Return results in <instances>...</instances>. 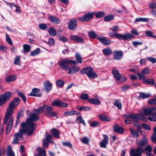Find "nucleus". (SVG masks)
I'll list each match as a JSON object with an SVG mask.
<instances>
[{
	"label": "nucleus",
	"instance_id": "obj_1",
	"mask_svg": "<svg viewBox=\"0 0 156 156\" xmlns=\"http://www.w3.org/2000/svg\"><path fill=\"white\" fill-rule=\"evenodd\" d=\"M42 108L34 109L30 118L27 119V123L23 122L21 124V128L19 130L20 132L22 134L27 133L28 135H31L33 133L36 127V124L33 122L36 121L39 119L38 114L42 111Z\"/></svg>",
	"mask_w": 156,
	"mask_h": 156
},
{
	"label": "nucleus",
	"instance_id": "obj_2",
	"mask_svg": "<svg viewBox=\"0 0 156 156\" xmlns=\"http://www.w3.org/2000/svg\"><path fill=\"white\" fill-rule=\"evenodd\" d=\"M148 116H152L148 118L150 121H156V108H145L144 109V112H140L138 114L126 115L125 116L128 119H133L135 122H137L140 119L143 121L146 122L147 121L146 118L143 115Z\"/></svg>",
	"mask_w": 156,
	"mask_h": 156
},
{
	"label": "nucleus",
	"instance_id": "obj_3",
	"mask_svg": "<svg viewBox=\"0 0 156 156\" xmlns=\"http://www.w3.org/2000/svg\"><path fill=\"white\" fill-rule=\"evenodd\" d=\"M108 35L110 37H115L117 38L122 40H129L134 38V36L130 33H125L123 34L116 33L110 32Z\"/></svg>",
	"mask_w": 156,
	"mask_h": 156
},
{
	"label": "nucleus",
	"instance_id": "obj_4",
	"mask_svg": "<svg viewBox=\"0 0 156 156\" xmlns=\"http://www.w3.org/2000/svg\"><path fill=\"white\" fill-rule=\"evenodd\" d=\"M77 62L75 61L69 59H63L59 61L58 62L59 66L62 69L68 71L69 69V65L72 64L75 65Z\"/></svg>",
	"mask_w": 156,
	"mask_h": 156
},
{
	"label": "nucleus",
	"instance_id": "obj_5",
	"mask_svg": "<svg viewBox=\"0 0 156 156\" xmlns=\"http://www.w3.org/2000/svg\"><path fill=\"white\" fill-rule=\"evenodd\" d=\"M94 69L91 67H87L82 69L80 71L81 74H87V76L91 79L97 77V74L94 72Z\"/></svg>",
	"mask_w": 156,
	"mask_h": 156
},
{
	"label": "nucleus",
	"instance_id": "obj_6",
	"mask_svg": "<svg viewBox=\"0 0 156 156\" xmlns=\"http://www.w3.org/2000/svg\"><path fill=\"white\" fill-rule=\"evenodd\" d=\"M12 93L10 92H7L0 96V106H2L10 98Z\"/></svg>",
	"mask_w": 156,
	"mask_h": 156
},
{
	"label": "nucleus",
	"instance_id": "obj_7",
	"mask_svg": "<svg viewBox=\"0 0 156 156\" xmlns=\"http://www.w3.org/2000/svg\"><path fill=\"white\" fill-rule=\"evenodd\" d=\"M144 153V151L140 148L132 149L130 151V154L131 156H142L141 154Z\"/></svg>",
	"mask_w": 156,
	"mask_h": 156
},
{
	"label": "nucleus",
	"instance_id": "obj_8",
	"mask_svg": "<svg viewBox=\"0 0 156 156\" xmlns=\"http://www.w3.org/2000/svg\"><path fill=\"white\" fill-rule=\"evenodd\" d=\"M93 12L88 13L79 18V20L82 22H87L92 19L93 17Z\"/></svg>",
	"mask_w": 156,
	"mask_h": 156
},
{
	"label": "nucleus",
	"instance_id": "obj_9",
	"mask_svg": "<svg viewBox=\"0 0 156 156\" xmlns=\"http://www.w3.org/2000/svg\"><path fill=\"white\" fill-rule=\"evenodd\" d=\"M51 104L54 106H60L62 107H66L68 106L67 103L62 102L58 99L54 100Z\"/></svg>",
	"mask_w": 156,
	"mask_h": 156
},
{
	"label": "nucleus",
	"instance_id": "obj_10",
	"mask_svg": "<svg viewBox=\"0 0 156 156\" xmlns=\"http://www.w3.org/2000/svg\"><path fill=\"white\" fill-rule=\"evenodd\" d=\"M13 108H8L7 110L4 119L3 123L5 124L7 123L8 119L11 117L13 111Z\"/></svg>",
	"mask_w": 156,
	"mask_h": 156
},
{
	"label": "nucleus",
	"instance_id": "obj_11",
	"mask_svg": "<svg viewBox=\"0 0 156 156\" xmlns=\"http://www.w3.org/2000/svg\"><path fill=\"white\" fill-rule=\"evenodd\" d=\"M97 39L105 45H108L111 42V41L109 39H106V37H101L98 36Z\"/></svg>",
	"mask_w": 156,
	"mask_h": 156
},
{
	"label": "nucleus",
	"instance_id": "obj_12",
	"mask_svg": "<svg viewBox=\"0 0 156 156\" xmlns=\"http://www.w3.org/2000/svg\"><path fill=\"white\" fill-rule=\"evenodd\" d=\"M70 38L71 40L79 43H84V41L83 39L76 35H71L70 36Z\"/></svg>",
	"mask_w": 156,
	"mask_h": 156
},
{
	"label": "nucleus",
	"instance_id": "obj_13",
	"mask_svg": "<svg viewBox=\"0 0 156 156\" xmlns=\"http://www.w3.org/2000/svg\"><path fill=\"white\" fill-rule=\"evenodd\" d=\"M103 137L104 139L100 143V145L101 147L105 148L108 143V137L106 135H104Z\"/></svg>",
	"mask_w": 156,
	"mask_h": 156
},
{
	"label": "nucleus",
	"instance_id": "obj_14",
	"mask_svg": "<svg viewBox=\"0 0 156 156\" xmlns=\"http://www.w3.org/2000/svg\"><path fill=\"white\" fill-rule=\"evenodd\" d=\"M42 111L44 112L49 116H54L56 115V114L51 111L52 108H42Z\"/></svg>",
	"mask_w": 156,
	"mask_h": 156
},
{
	"label": "nucleus",
	"instance_id": "obj_15",
	"mask_svg": "<svg viewBox=\"0 0 156 156\" xmlns=\"http://www.w3.org/2000/svg\"><path fill=\"white\" fill-rule=\"evenodd\" d=\"M14 137H15L14 139L13 143L14 144H16L18 143L19 140L23 139V136L22 134L19 133H17L15 134Z\"/></svg>",
	"mask_w": 156,
	"mask_h": 156
},
{
	"label": "nucleus",
	"instance_id": "obj_16",
	"mask_svg": "<svg viewBox=\"0 0 156 156\" xmlns=\"http://www.w3.org/2000/svg\"><path fill=\"white\" fill-rule=\"evenodd\" d=\"M147 143V139L145 138H144L142 140L140 141L136 140V144L139 147L137 148H141V147L144 146Z\"/></svg>",
	"mask_w": 156,
	"mask_h": 156
},
{
	"label": "nucleus",
	"instance_id": "obj_17",
	"mask_svg": "<svg viewBox=\"0 0 156 156\" xmlns=\"http://www.w3.org/2000/svg\"><path fill=\"white\" fill-rule=\"evenodd\" d=\"M20 99L18 98H15L9 104V107H16L19 104Z\"/></svg>",
	"mask_w": 156,
	"mask_h": 156
},
{
	"label": "nucleus",
	"instance_id": "obj_18",
	"mask_svg": "<svg viewBox=\"0 0 156 156\" xmlns=\"http://www.w3.org/2000/svg\"><path fill=\"white\" fill-rule=\"evenodd\" d=\"M123 55L122 51H115L113 54L114 58L115 59L119 60L122 58Z\"/></svg>",
	"mask_w": 156,
	"mask_h": 156
},
{
	"label": "nucleus",
	"instance_id": "obj_19",
	"mask_svg": "<svg viewBox=\"0 0 156 156\" xmlns=\"http://www.w3.org/2000/svg\"><path fill=\"white\" fill-rule=\"evenodd\" d=\"M40 91V90L39 89L36 88H34L30 93V96H32L41 97V94L38 93Z\"/></svg>",
	"mask_w": 156,
	"mask_h": 156
},
{
	"label": "nucleus",
	"instance_id": "obj_20",
	"mask_svg": "<svg viewBox=\"0 0 156 156\" xmlns=\"http://www.w3.org/2000/svg\"><path fill=\"white\" fill-rule=\"evenodd\" d=\"M44 86L46 91L48 92L52 88V84L49 81L47 80L44 82Z\"/></svg>",
	"mask_w": 156,
	"mask_h": 156
},
{
	"label": "nucleus",
	"instance_id": "obj_21",
	"mask_svg": "<svg viewBox=\"0 0 156 156\" xmlns=\"http://www.w3.org/2000/svg\"><path fill=\"white\" fill-rule=\"evenodd\" d=\"M112 73L116 81L120 80L121 76L118 70L115 69H113L112 70Z\"/></svg>",
	"mask_w": 156,
	"mask_h": 156
},
{
	"label": "nucleus",
	"instance_id": "obj_22",
	"mask_svg": "<svg viewBox=\"0 0 156 156\" xmlns=\"http://www.w3.org/2000/svg\"><path fill=\"white\" fill-rule=\"evenodd\" d=\"M77 22L74 19L71 20L68 23V28L70 30L74 29L76 26Z\"/></svg>",
	"mask_w": 156,
	"mask_h": 156
},
{
	"label": "nucleus",
	"instance_id": "obj_23",
	"mask_svg": "<svg viewBox=\"0 0 156 156\" xmlns=\"http://www.w3.org/2000/svg\"><path fill=\"white\" fill-rule=\"evenodd\" d=\"M69 71L68 74H72L78 72L80 70V68L78 67L73 66L69 68Z\"/></svg>",
	"mask_w": 156,
	"mask_h": 156
},
{
	"label": "nucleus",
	"instance_id": "obj_24",
	"mask_svg": "<svg viewBox=\"0 0 156 156\" xmlns=\"http://www.w3.org/2000/svg\"><path fill=\"white\" fill-rule=\"evenodd\" d=\"M13 120V119L12 118H11L9 121L6 128V132L7 134L9 133L11 129L12 126Z\"/></svg>",
	"mask_w": 156,
	"mask_h": 156
},
{
	"label": "nucleus",
	"instance_id": "obj_25",
	"mask_svg": "<svg viewBox=\"0 0 156 156\" xmlns=\"http://www.w3.org/2000/svg\"><path fill=\"white\" fill-rule=\"evenodd\" d=\"M114 130L115 133H122L124 132L123 128L121 126H119L118 124H116L114 126Z\"/></svg>",
	"mask_w": 156,
	"mask_h": 156
},
{
	"label": "nucleus",
	"instance_id": "obj_26",
	"mask_svg": "<svg viewBox=\"0 0 156 156\" xmlns=\"http://www.w3.org/2000/svg\"><path fill=\"white\" fill-rule=\"evenodd\" d=\"M51 134L55 137L56 138H59L60 137L59 131L55 128H53L51 130Z\"/></svg>",
	"mask_w": 156,
	"mask_h": 156
},
{
	"label": "nucleus",
	"instance_id": "obj_27",
	"mask_svg": "<svg viewBox=\"0 0 156 156\" xmlns=\"http://www.w3.org/2000/svg\"><path fill=\"white\" fill-rule=\"evenodd\" d=\"M38 154L36 155V156H46V151L40 147L37 148Z\"/></svg>",
	"mask_w": 156,
	"mask_h": 156
},
{
	"label": "nucleus",
	"instance_id": "obj_28",
	"mask_svg": "<svg viewBox=\"0 0 156 156\" xmlns=\"http://www.w3.org/2000/svg\"><path fill=\"white\" fill-rule=\"evenodd\" d=\"M23 53L24 54L29 52L30 50V47L28 44H24L23 45Z\"/></svg>",
	"mask_w": 156,
	"mask_h": 156
},
{
	"label": "nucleus",
	"instance_id": "obj_29",
	"mask_svg": "<svg viewBox=\"0 0 156 156\" xmlns=\"http://www.w3.org/2000/svg\"><path fill=\"white\" fill-rule=\"evenodd\" d=\"M51 22L55 24H58L60 23L59 20L57 17L51 16L49 18Z\"/></svg>",
	"mask_w": 156,
	"mask_h": 156
},
{
	"label": "nucleus",
	"instance_id": "obj_30",
	"mask_svg": "<svg viewBox=\"0 0 156 156\" xmlns=\"http://www.w3.org/2000/svg\"><path fill=\"white\" fill-rule=\"evenodd\" d=\"M143 83L146 84L153 85L154 84L155 82L154 80L152 78H149L144 80Z\"/></svg>",
	"mask_w": 156,
	"mask_h": 156
},
{
	"label": "nucleus",
	"instance_id": "obj_31",
	"mask_svg": "<svg viewBox=\"0 0 156 156\" xmlns=\"http://www.w3.org/2000/svg\"><path fill=\"white\" fill-rule=\"evenodd\" d=\"M88 101L92 104L98 105L101 103L100 101L97 99L91 98L88 99Z\"/></svg>",
	"mask_w": 156,
	"mask_h": 156
},
{
	"label": "nucleus",
	"instance_id": "obj_32",
	"mask_svg": "<svg viewBox=\"0 0 156 156\" xmlns=\"http://www.w3.org/2000/svg\"><path fill=\"white\" fill-rule=\"evenodd\" d=\"M102 51L104 55L107 56L111 55L112 53L111 49L109 48L103 49L102 50Z\"/></svg>",
	"mask_w": 156,
	"mask_h": 156
},
{
	"label": "nucleus",
	"instance_id": "obj_33",
	"mask_svg": "<svg viewBox=\"0 0 156 156\" xmlns=\"http://www.w3.org/2000/svg\"><path fill=\"white\" fill-rule=\"evenodd\" d=\"M80 113L79 112H77V111H72L66 112L64 113V115L66 116H67L74 115H77L79 114Z\"/></svg>",
	"mask_w": 156,
	"mask_h": 156
},
{
	"label": "nucleus",
	"instance_id": "obj_34",
	"mask_svg": "<svg viewBox=\"0 0 156 156\" xmlns=\"http://www.w3.org/2000/svg\"><path fill=\"white\" fill-rule=\"evenodd\" d=\"M16 78V75H11L7 76L5 78V80L7 82H10L11 81H14Z\"/></svg>",
	"mask_w": 156,
	"mask_h": 156
},
{
	"label": "nucleus",
	"instance_id": "obj_35",
	"mask_svg": "<svg viewBox=\"0 0 156 156\" xmlns=\"http://www.w3.org/2000/svg\"><path fill=\"white\" fill-rule=\"evenodd\" d=\"M150 93H145L143 92L140 93L139 97L143 99L151 97Z\"/></svg>",
	"mask_w": 156,
	"mask_h": 156
},
{
	"label": "nucleus",
	"instance_id": "obj_36",
	"mask_svg": "<svg viewBox=\"0 0 156 156\" xmlns=\"http://www.w3.org/2000/svg\"><path fill=\"white\" fill-rule=\"evenodd\" d=\"M88 34L89 37L92 39L97 38L98 37L97 34L94 31H91L88 32Z\"/></svg>",
	"mask_w": 156,
	"mask_h": 156
},
{
	"label": "nucleus",
	"instance_id": "obj_37",
	"mask_svg": "<svg viewBox=\"0 0 156 156\" xmlns=\"http://www.w3.org/2000/svg\"><path fill=\"white\" fill-rule=\"evenodd\" d=\"M77 122L79 123H81L84 126H85L86 123L83 119L81 116H78L76 118Z\"/></svg>",
	"mask_w": 156,
	"mask_h": 156
},
{
	"label": "nucleus",
	"instance_id": "obj_38",
	"mask_svg": "<svg viewBox=\"0 0 156 156\" xmlns=\"http://www.w3.org/2000/svg\"><path fill=\"white\" fill-rule=\"evenodd\" d=\"M7 155L8 156H15V154L12 150L11 147L10 146L8 147L7 150Z\"/></svg>",
	"mask_w": 156,
	"mask_h": 156
},
{
	"label": "nucleus",
	"instance_id": "obj_39",
	"mask_svg": "<svg viewBox=\"0 0 156 156\" xmlns=\"http://www.w3.org/2000/svg\"><path fill=\"white\" fill-rule=\"evenodd\" d=\"M148 21V19L147 18L138 17L137 18L135 19L134 22L136 23L140 22H147Z\"/></svg>",
	"mask_w": 156,
	"mask_h": 156
},
{
	"label": "nucleus",
	"instance_id": "obj_40",
	"mask_svg": "<svg viewBox=\"0 0 156 156\" xmlns=\"http://www.w3.org/2000/svg\"><path fill=\"white\" fill-rule=\"evenodd\" d=\"M130 131L132 135L134 137L138 138L140 137L139 135L135 130L132 129H130Z\"/></svg>",
	"mask_w": 156,
	"mask_h": 156
},
{
	"label": "nucleus",
	"instance_id": "obj_41",
	"mask_svg": "<svg viewBox=\"0 0 156 156\" xmlns=\"http://www.w3.org/2000/svg\"><path fill=\"white\" fill-rule=\"evenodd\" d=\"M44 140H45L47 142L51 143L54 142V141L52 139V137L50 135H46L45 137Z\"/></svg>",
	"mask_w": 156,
	"mask_h": 156
},
{
	"label": "nucleus",
	"instance_id": "obj_42",
	"mask_svg": "<svg viewBox=\"0 0 156 156\" xmlns=\"http://www.w3.org/2000/svg\"><path fill=\"white\" fill-rule=\"evenodd\" d=\"M48 31L49 34L52 36H55L56 34V31L55 28L53 27L49 28L48 29Z\"/></svg>",
	"mask_w": 156,
	"mask_h": 156
},
{
	"label": "nucleus",
	"instance_id": "obj_43",
	"mask_svg": "<svg viewBox=\"0 0 156 156\" xmlns=\"http://www.w3.org/2000/svg\"><path fill=\"white\" fill-rule=\"evenodd\" d=\"M40 49L39 48H37L33 51L30 53V55L31 56H34L37 55L40 53Z\"/></svg>",
	"mask_w": 156,
	"mask_h": 156
},
{
	"label": "nucleus",
	"instance_id": "obj_44",
	"mask_svg": "<svg viewBox=\"0 0 156 156\" xmlns=\"http://www.w3.org/2000/svg\"><path fill=\"white\" fill-rule=\"evenodd\" d=\"M113 17L114 16L113 15H108L105 17L104 18V20L105 22L110 21L113 20Z\"/></svg>",
	"mask_w": 156,
	"mask_h": 156
},
{
	"label": "nucleus",
	"instance_id": "obj_45",
	"mask_svg": "<svg viewBox=\"0 0 156 156\" xmlns=\"http://www.w3.org/2000/svg\"><path fill=\"white\" fill-rule=\"evenodd\" d=\"M105 15V13L103 12H98L95 14V16L97 18L102 17Z\"/></svg>",
	"mask_w": 156,
	"mask_h": 156
},
{
	"label": "nucleus",
	"instance_id": "obj_46",
	"mask_svg": "<svg viewBox=\"0 0 156 156\" xmlns=\"http://www.w3.org/2000/svg\"><path fill=\"white\" fill-rule=\"evenodd\" d=\"M17 94L19 97H20L24 102H25L26 101V98L25 95L21 91L18 92Z\"/></svg>",
	"mask_w": 156,
	"mask_h": 156
},
{
	"label": "nucleus",
	"instance_id": "obj_47",
	"mask_svg": "<svg viewBox=\"0 0 156 156\" xmlns=\"http://www.w3.org/2000/svg\"><path fill=\"white\" fill-rule=\"evenodd\" d=\"M39 28L40 29L45 30L48 28L47 25L44 23H41L39 25Z\"/></svg>",
	"mask_w": 156,
	"mask_h": 156
},
{
	"label": "nucleus",
	"instance_id": "obj_48",
	"mask_svg": "<svg viewBox=\"0 0 156 156\" xmlns=\"http://www.w3.org/2000/svg\"><path fill=\"white\" fill-rule=\"evenodd\" d=\"M56 83L57 86L59 87H62L64 84V81L62 80H57L56 81Z\"/></svg>",
	"mask_w": 156,
	"mask_h": 156
},
{
	"label": "nucleus",
	"instance_id": "obj_49",
	"mask_svg": "<svg viewBox=\"0 0 156 156\" xmlns=\"http://www.w3.org/2000/svg\"><path fill=\"white\" fill-rule=\"evenodd\" d=\"M14 64L20 65V57L19 56H16L15 58L14 61Z\"/></svg>",
	"mask_w": 156,
	"mask_h": 156
},
{
	"label": "nucleus",
	"instance_id": "obj_50",
	"mask_svg": "<svg viewBox=\"0 0 156 156\" xmlns=\"http://www.w3.org/2000/svg\"><path fill=\"white\" fill-rule=\"evenodd\" d=\"M154 97H155L154 98L148 100V104L156 105V96Z\"/></svg>",
	"mask_w": 156,
	"mask_h": 156
},
{
	"label": "nucleus",
	"instance_id": "obj_51",
	"mask_svg": "<svg viewBox=\"0 0 156 156\" xmlns=\"http://www.w3.org/2000/svg\"><path fill=\"white\" fill-rule=\"evenodd\" d=\"M99 118L101 120L104 121L108 122L110 120V118L105 116L100 115L99 117Z\"/></svg>",
	"mask_w": 156,
	"mask_h": 156
},
{
	"label": "nucleus",
	"instance_id": "obj_52",
	"mask_svg": "<svg viewBox=\"0 0 156 156\" xmlns=\"http://www.w3.org/2000/svg\"><path fill=\"white\" fill-rule=\"evenodd\" d=\"M154 131L155 133L153 134L152 136L151 140L152 141L154 142L156 144V127L154 128Z\"/></svg>",
	"mask_w": 156,
	"mask_h": 156
},
{
	"label": "nucleus",
	"instance_id": "obj_53",
	"mask_svg": "<svg viewBox=\"0 0 156 156\" xmlns=\"http://www.w3.org/2000/svg\"><path fill=\"white\" fill-rule=\"evenodd\" d=\"M6 40L7 42L10 45H12V41L11 39L9 37L8 34H5Z\"/></svg>",
	"mask_w": 156,
	"mask_h": 156
},
{
	"label": "nucleus",
	"instance_id": "obj_54",
	"mask_svg": "<svg viewBox=\"0 0 156 156\" xmlns=\"http://www.w3.org/2000/svg\"><path fill=\"white\" fill-rule=\"evenodd\" d=\"M75 58L77 61L80 63H81L82 62V58L80 55L78 53H76L75 55Z\"/></svg>",
	"mask_w": 156,
	"mask_h": 156
},
{
	"label": "nucleus",
	"instance_id": "obj_55",
	"mask_svg": "<svg viewBox=\"0 0 156 156\" xmlns=\"http://www.w3.org/2000/svg\"><path fill=\"white\" fill-rule=\"evenodd\" d=\"M88 96H89L88 94H83L81 95L80 98L83 100H88V99H89L88 98Z\"/></svg>",
	"mask_w": 156,
	"mask_h": 156
},
{
	"label": "nucleus",
	"instance_id": "obj_56",
	"mask_svg": "<svg viewBox=\"0 0 156 156\" xmlns=\"http://www.w3.org/2000/svg\"><path fill=\"white\" fill-rule=\"evenodd\" d=\"M80 141L83 144H88L89 141V139L87 137H84L82 139L80 140Z\"/></svg>",
	"mask_w": 156,
	"mask_h": 156
},
{
	"label": "nucleus",
	"instance_id": "obj_57",
	"mask_svg": "<svg viewBox=\"0 0 156 156\" xmlns=\"http://www.w3.org/2000/svg\"><path fill=\"white\" fill-rule=\"evenodd\" d=\"M151 71V70L147 67L144 68L142 71V74H149Z\"/></svg>",
	"mask_w": 156,
	"mask_h": 156
},
{
	"label": "nucleus",
	"instance_id": "obj_58",
	"mask_svg": "<svg viewBox=\"0 0 156 156\" xmlns=\"http://www.w3.org/2000/svg\"><path fill=\"white\" fill-rule=\"evenodd\" d=\"M47 43L50 46H53L55 44V41L54 39L53 38L50 39H49L48 42Z\"/></svg>",
	"mask_w": 156,
	"mask_h": 156
},
{
	"label": "nucleus",
	"instance_id": "obj_59",
	"mask_svg": "<svg viewBox=\"0 0 156 156\" xmlns=\"http://www.w3.org/2000/svg\"><path fill=\"white\" fill-rule=\"evenodd\" d=\"M90 125L91 127H97L100 125V123L97 121H94L92 122Z\"/></svg>",
	"mask_w": 156,
	"mask_h": 156
},
{
	"label": "nucleus",
	"instance_id": "obj_60",
	"mask_svg": "<svg viewBox=\"0 0 156 156\" xmlns=\"http://www.w3.org/2000/svg\"><path fill=\"white\" fill-rule=\"evenodd\" d=\"M113 105L117 107H122L121 103L118 100H116L113 103Z\"/></svg>",
	"mask_w": 156,
	"mask_h": 156
},
{
	"label": "nucleus",
	"instance_id": "obj_61",
	"mask_svg": "<svg viewBox=\"0 0 156 156\" xmlns=\"http://www.w3.org/2000/svg\"><path fill=\"white\" fill-rule=\"evenodd\" d=\"M62 145L64 146L70 147L71 148H72V145L69 142H62Z\"/></svg>",
	"mask_w": 156,
	"mask_h": 156
},
{
	"label": "nucleus",
	"instance_id": "obj_62",
	"mask_svg": "<svg viewBox=\"0 0 156 156\" xmlns=\"http://www.w3.org/2000/svg\"><path fill=\"white\" fill-rule=\"evenodd\" d=\"M132 43L133 45L136 47H137L138 45L142 44L141 42L138 41H133Z\"/></svg>",
	"mask_w": 156,
	"mask_h": 156
},
{
	"label": "nucleus",
	"instance_id": "obj_63",
	"mask_svg": "<svg viewBox=\"0 0 156 156\" xmlns=\"http://www.w3.org/2000/svg\"><path fill=\"white\" fill-rule=\"evenodd\" d=\"M145 33L149 37H153L154 34L151 31H147L145 32Z\"/></svg>",
	"mask_w": 156,
	"mask_h": 156
},
{
	"label": "nucleus",
	"instance_id": "obj_64",
	"mask_svg": "<svg viewBox=\"0 0 156 156\" xmlns=\"http://www.w3.org/2000/svg\"><path fill=\"white\" fill-rule=\"evenodd\" d=\"M147 58L149 61L153 63H156V58L151 57H148Z\"/></svg>",
	"mask_w": 156,
	"mask_h": 156
}]
</instances>
